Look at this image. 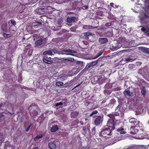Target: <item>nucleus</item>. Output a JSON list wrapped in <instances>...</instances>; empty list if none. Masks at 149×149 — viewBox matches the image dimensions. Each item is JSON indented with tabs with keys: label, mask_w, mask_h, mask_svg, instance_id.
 <instances>
[{
	"label": "nucleus",
	"mask_w": 149,
	"mask_h": 149,
	"mask_svg": "<svg viewBox=\"0 0 149 149\" xmlns=\"http://www.w3.org/2000/svg\"><path fill=\"white\" fill-rule=\"evenodd\" d=\"M118 116H114V114L110 116V118L108 121L107 127L103 128L100 133V135L102 136L109 138L112 135L111 131L115 129V126L119 124V121L116 118Z\"/></svg>",
	"instance_id": "obj_1"
},
{
	"label": "nucleus",
	"mask_w": 149,
	"mask_h": 149,
	"mask_svg": "<svg viewBox=\"0 0 149 149\" xmlns=\"http://www.w3.org/2000/svg\"><path fill=\"white\" fill-rule=\"evenodd\" d=\"M76 52L75 51L73 50L70 49H68L63 50L61 52H59L58 54H65L66 55H70L72 56H76V54H73V53H75Z\"/></svg>",
	"instance_id": "obj_2"
},
{
	"label": "nucleus",
	"mask_w": 149,
	"mask_h": 149,
	"mask_svg": "<svg viewBox=\"0 0 149 149\" xmlns=\"http://www.w3.org/2000/svg\"><path fill=\"white\" fill-rule=\"evenodd\" d=\"M130 122L135 127H140V125H141V127H142L141 124L140 123V122L137 121V120L134 118H131L129 120Z\"/></svg>",
	"instance_id": "obj_3"
},
{
	"label": "nucleus",
	"mask_w": 149,
	"mask_h": 149,
	"mask_svg": "<svg viewBox=\"0 0 149 149\" xmlns=\"http://www.w3.org/2000/svg\"><path fill=\"white\" fill-rule=\"evenodd\" d=\"M102 118L101 116H98L95 119L94 121L95 124L96 125H99L100 123H102Z\"/></svg>",
	"instance_id": "obj_4"
},
{
	"label": "nucleus",
	"mask_w": 149,
	"mask_h": 149,
	"mask_svg": "<svg viewBox=\"0 0 149 149\" xmlns=\"http://www.w3.org/2000/svg\"><path fill=\"white\" fill-rule=\"evenodd\" d=\"M51 59L50 57L48 58L46 55H45L44 57L43 61L44 62L49 64L52 63L53 62Z\"/></svg>",
	"instance_id": "obj_5"
},
{
	"label": "nucleus",
	"mask_w": 149,
	"mask_h": 149,
	"mask_svg": "<svg viewBox=\"0 0 149 149\" xmlns=\"http://www.w3.org/2000/svg\"><path fill=\"white\" fill-rule=\"evenodd\" d=\"M67 100L63 99L62 100L61 102L56 103L55 106L56 107L59 105H63V106H65L67 105Z\"/></svg>",
	"instance_id": "obj_6"
},
{
	"label": "nucleus",
	"mask_w": 149,
	"mask_h": 149,
	"mask_svg": "<svg viewBox=\"0 0 149 149\" xmlns=\"http://www.w3.org/2000/svg\"><path fill=\"white\" fill-rule=\"evenodd\" d=\"M99 41L101 44H104L108 42V40L105 38H100L99 39Z\"/></svg>",
	"instance_id": "obj_7"
},
{
	"label": "nucleus",
	"mask_w": 149,
	"mask_h": 149,
	"mask_svg": "<svg viewBox=\"0 0 149 149\" xmlns=\"http://www.w3.org/2000/svg\"><path fill=\"white\" fill-rule=\"evenodd\" d=\"M4 149H15V148L12 145H11L8 143H7L4 145Z\"/></svg>",
	"instance_id": "obj_8"
},
{
	"label": "nucleus",
	"mask_w": 149,
	"mask_h": 149,
	"mask_svg": "<svg viewBox=\"0 0 149 149\" xmlns=\"http://www.w3.org/2000/svg\"><path fill=\"white\" fill-rule=\"evenodd\" d=\"M48 146L50 149H56L55 143L54 142H51L49 143Z\"/></svg>",
	"instance_id": "obj_9"
},
{
	"label": "nucleus",
	"mask_w": 149,
	"mask_h": 149,
	"mask_svg": "<svg viewBox=\"0 0 149 149\" xmlns=\"http://www.w3.org/2000/svg\"><path fill=\"white\" fill-rule=\"evenodd\" d=\"M117 131L118 132V134H125L126 132L125 131L124 129L122 128H119L117 130Z\"/></svg>",
	"instance_id": "obj_10"
},
{
	"label": "nucleus",
	"mask_w": 149,
	"mask_h": 149,
	"mask_svg": "<svg viewBox=\"0 0 149 149\" xmlns=\"http://www.w3.org/2000/svg\"><path fill=\"white\" fill-rule=\"evenodd\" d=\"M67 20L68 22L71 23L75 21L76 20V18L75 17H68Z\"/></svg>",
	"instance_id": "obj_11"
},
{
	"label": "nucleus",
	"mask_w": 149,
	"mask_h": 149,
	"mask_svg": "<svg viewBox=\"0 0 149 149\" xmlns=\"http://www.w3.org/2000/svg\"><path fill=\"white\" fill-rule=\"evenodd\" d=\"M123 94L126 97H130L131 96V92L128 90H125Z\"/></svg>",
	"instance_id": "obj_12"
},
{
	"label": "nucleus",
	"mask_w": 149,
	"mask_h": 149,
	"mask_svg": "<svg viewBox=\"0 0 149 149\" xmlns=\"http://www.w3.org/2000/svg\"><path fill=\"white\" fill-rule=\"evenodd\" d=\"M58 129V128L57 125L53 126L51 129V131L52 132H54L56 131Z\"/></svg>",
	"instance_id": "obj_13"
},
{
	"label": "nucleus",
	"mask_w": 149,
	"mask_h": 149,
	"mask_svg": "<svg viewBox=\"0 0 149 149\" xmlns=\"http://www.w3.org/2000/svg\"><path fill=\"white\" fill-rule=\"evenodd\" d=\"M143 16L141 14L139 16L141 20H143L146 18H149V16H148L146 13L143 14Z\"/></svg>",
	"instance_id": "obj_14"
},
{
	"label": "nucleus",
	"mask_w": 149,
	"mask_h": 149,
	"mask_svg": "<svg viewBox=\"0 0 149 149\" xmlns=\"http://www.w3.org/2000/svg\"><path fill=\"white\" fill-rule=\"evenodd\" d=\"M43 54L44 55H45V56L47 54L49 55H53L52 51L50 50L44 52H43Z\"/></svg>",
	"instance_id": "obj_15"
},
{
	"label": "nucleus",
	"mask_w": 149,
	"mask_h": 149,
	"mask_svg": "<svg viewBox=\"0 0 149 149\" xmlns=\"http://www.w3.org/2000/svg\"><path fill=\"white\" fill-rule=\"evenodd\" d=\"M79 113L77 111H74L71 113V116L72 117L76 118L78 115Z\"/></svg>",
	"instance_id": "obj_16"
},
{
	"label": "nucleus",
	"mask_w": 149,
	"mask_h": 149,
	"mask_svg": "<svg viewBox=\"0 0 149 149\" xmlns=\"http://www.w3.org/2000/svg\"><path fill=\"white\" fill-rule=\"evenodd\" d=\"M97 63V61H94L92 62H91L90 63H89L88 64V67H92L93 65H96Z\"/></svg>",
	"instance_id": "obj_17"
},
{
	"label": "nucleus",
	"mask_w": 149,
	"mask_h": 149,
	"mask_svg": "<svg viewBox=\"0 0 149 149\" xmlns=\"http://www.w3.org/2000/svg\"><path fill=\"white\" fill-rule=\"evenodd\" d=\"M42 42V40L40 39L37 40L35 42V44L37 46H39L41 45Z\"/></svg>",
	"instance_id": "obj_18"
},
{
	"label": "nucleus",
	"mask_w": 149,
	"mask_h": 149,
	"mask_svg": "<svg viewBox=\"0 0 149 149\" xmlns=\"http://www.w3.org/2000/svg\"><path fill=\"white\" fill-rule=\"evenodd\" d=\"M84 36L89 39V37L91 36V33L89 32H87L84 33Z\"/></svg>",
	"instance_id": "obj_19"
},
{
	"label": "nucleus",
	"mask_w": 149,
	"mask_h": 149,
	"mask_svg": "<svg viewBox=\"0 0 149 149\" xmlns=\"http://www.w3.org/2000/svg\"><path fill=\"white\" fill-rule=\"evenodd\" d=\"M141 93L142 95L143 96H145L146 93V89L144 87H142L141 90Z\"/></svg>",
	"instance_id": "obj_20"
},
{
	"label": "nucleus",
	"mask_w": 149,
	"mask_h": 149,
	"mask_svg": "<svg viewBox=\"0 0 149 149\" xmlns=\"http://www.w3.org/2000/svg\"><path fill=\"white\" fill-rule=\"evenodd\" d=\"M91 26L88 25H84L83 26V29L88 30L91 28Z\"/></svg>",
	"instance_id": "obj_21"
},
{
	"label": "nucleus",
	"mask_w": 149,
	"mask_h": 149,
	"mask_svg": "<svg viewBox=\"0 0 149 149\" xmlns=\"http://www.w3.org/2000/svg\"><path fill=\"white\" fill-rule=\"evenodd\" d=\"M42 134L38 135L33 138V140L36 141L37 139H39L42 137Z\"/></svg>",
	"instance_id": "obj_22"
},
{
	"label": "nucleus",
	"mask_w": 149,
	"mask_h": 149,
	"mask_svg": "<svg viewBox=\"0 0 149 149\" xmlns=\"http://www.w3.org/2000/svg\"><path fill=\"white\" fill-rule=\"evenodd\" d=\"M87 130L88 131V129H87L86 127H83V130L82 131V133L84 135H85V134H86V132Z\"/></svg>",
	"instance_id": "obj_23"
},
{
	"label": "nucleus",
	"mask_w": 149,
	"mask_h": 149,
	"mask_svg": "<svg viewBox=\"0 0 149 149\" xmlns=\"http://www.w3.org/2000/svg\"><path fill=\"white\" fill-rule=\"evenodd\" d=\"M109 15L108 16V18L112 19L114 18V15L110 13H108Z\"/></svg>",
	"instance_id": "obj_24"
},
{
	"label": "nucleus",
	"mask_w": 149,
	"mask_h": 149,
	"mask_svg": "<svg viewBox=\"0 0 149 149\" xmlns=\"http://www.w3.org/2000/svg\"><path fill=\"white\" fill-rule=\"evenodd\" d=\"M110 5L113 8H118L119 7V6L113 3H110Z\"/></svg>",
	"instance_id": "obj_25"
},
{
	"label": "nucleus",
	"mask_w": 149,
	"mask_h": 149,
	"mask_svg": "<svg viewBox=\"0 0 149 149\" xmlns=\"http://www.w3.org/2000/svg\"><path fill=\"white\" fill-rule=\"evenodd\" d=\"M67 77V75H63L61 76L60 77V78H61L62 81H64L66 79Z\"/></svg>",
	"instance_id": "obj_26"
},
{
	"label": "nucleus",
	"mask_w": 149,
	"mask_h": 149,
	"mask_svg": "<svg viewBox=\"0 0 149 149\" xmlns=\"http://www.w3.org/2000/svg\"><path fill=\"white\" fill-rule=\"evenodd\" d=\"M63 83L61 81H58L56 83V85L57 86H60L63 85Z\"/></svg>",
	"instance_id": "obj_27"
},
{
	"label": "nucleus",
	"mask_w": 149,
	"mask_h": 149,
	"mask_svg": "<svg viewBox=\"0 0 149 149\" xmlns=\"http://www.w3.org/2000/svg\"><path fill=\"white\" fill-rule=\"evenodd\" d=\"M102 53H103V52L101 51L98 53V54L97 55V56L96 57L94 58H93L95 59V58H97V57H99V56H101L102 54Z\"/></svg>",
	"instance_id": "obj_28"
},
{
	"label": "nucleus",
	"mask_w": 149,
	"mask_h": 149,
	"mask_svg": "<svg viewBox=\"0 0 149 149\" xmlns=\"http://www.w3.org/2000/svg\"><path fill=\"white\" fill-rule=\"evenodd\" d=\"M97 111L96 110H95L93 111L92 113L90 115V116H92L93 115L95 114H96L97 113Z\"/></svg>",
	"instance_id": "obj_29"
},
{
	"label": "nucleus",
	"mask_w": 149,
	"mask_h": 149,
	"mask_svg": "<svg viewBox=\"0 0 149 149\" xmlns=\"http://www.w3.org/2000/svg\"><path fill=\"white\" fill-rule=\"evenodd\" d=\"M132 60L133 59L132 58H128L125 59V60L124 61L126 62L132 61Z\"/></svg>",
	"instance_id": "obj_30"
},
{
	"label": "nucleus",
	"mask_w": 149,
	"mask_h": 149,
	"mask_svg": "<svg viewBox=\"0 0 149 149\" xmlns=\"http://www.w3.org/2000/svg\"><path fill=\"white\" fill-rule=\"evenodd\" d=\"M68 61H73L74 60V59L73 58H67Z\"/></svg>",
	"instance_id": "obj_31"
},
{
	"label": "nucleus",
	"mask_w": 149,
	"mask_h": 149,
	"mask_svg": "<svg viewBox=\"0 0 149 149\" xmlns=\"http://www.w3.org/2000/svg\"><path fill=\"white\" fill-rule=\"evenodd\" d=\"M3 36L5 38H8L10 37V35L6 33L4 34Z\"/></svg>",
	"instance_id": "obj_32"
},
{
	"label": "nucleus",
	"mask_w": 149,
	"mask_h": 149,
	"mask_svg": "<svg viewBox=\"0 0 149 149\" xmlns=\"http://www.w3.org/2000/svg\"><path fill=\"white\" fill-rule=\"evenodd\" d=\"M136 138L138 139H143L144 138V137L143 136H139L137 137H136Z\"/></svg>",
	"instance_id": "obj_33"
},
{
	"label": "nucleus",
	"mask_w": 149,
	"mask_h": 149,
	"mask_svg": "<svg viewBox=\"0 0 149 149\" xmlns=\"http://www.w3.org/2000/svg\"><path fill=\"white\" fill-rule=\"evenodd\" d=\"M95 127L93 128L92 129V134H94L95 133Z\"/></svg>",
	"instance_id": "obj_34"
},
{
	"label": "nucleus",
	"mask_w": 149,
	"mask_h": 149,
	"mask_svg": "<svg viewBox=\"0 0 149 149\" xmlns=\"http://www.w3.org/2000/svg\"><path fill=\"white\" fill-rule=\"evenodd\" d=\"M31 126V125H29L28 127L26 129V132H28L29 131V130Z\"/></svg>",
	"instance_id": "obj_35"
},
{
	"label": "nucleus",
	"mask_w": 149,
	"mask_h": 149,
	"mask_svg": "<svg viewBox=\"0 0 149 149\" xmlns=\"http://www.w3.org/2000/svg\"><path fill=\"white\" fill-rule=\"evenodd\" d=\"M83 42L84 43V44L86 45H87L88 44V43L87 41H83Z\"/></svg>",
	"instance_id": "obj_36"
},
{
	"label": "nucleus",
	"mask_w": 149,
	"mask_h": 149,
	"mask_svg": "<svg viewBox=\"0 0 149 149\" xmlns=\"http://www.w3.org/2000/svg\"><path fill=\"white\" fill-rule=\"evenodd\" d=\"M141 30L143 32H145L146 31V29L144 28H142L141 29Z\"/></svg>",
	"instance_id": "obj_37"
},
{
	"label": "nucleus",
	"mask_w": 149,
	"mask_h": 149,
	"mask_svg": "<svg viewBox=\"0 0 149 149\" xmlns=\"http://www.w3.org/2000/svg\"><path fill=\"white\" fill-rule=\"evenodd\" d=\"M51 29H52V30H54V31H56V29H55V27H54V26H52V27Z\"/></svg>",
	"instance_id": "obj_38"
},
{
	"label": "nucleus",
	"mask_w": 149,
	"mask_h": 149,
	"mask_svg": "<svg viewBox=\"0 0 149 149\" xmlns=\"http://www.w3.org/2000/svg\"><path fill=\"white\" fill-rule=\"evenodd\" d=\"M11 23L13 24V25H15V22L14 21H11Z\"/></svg>",
	"instance_id": "obj_39"
},
{
	"label": "nucleus",
	"mask_w": 149,
	"mask_h": 149,
	"mask_svg": "<svg viewBox=\"0 0 149 149\" xmlns=\"http://www.w3.org/2000/svg\"><path fill=\"white\" fill-rule=\"evenodd\" d=\"M53 52V53H54V54L56 53H57V52L56 50L54 49L53 50H52Z\"/></svg>",
	"instance_id": "obj_40"
},
{
	"label": "nucleus",
	"mask_w": 149,
	"mask_h": 149,
	"mask_svg": "<svg viewBox=\"0 0 149 149\" xmlns=\"http://www.w3.org/2000/svg\"><path fill=\"white\" fill-rule=\"evenodd\" d=\"M88 6H85L83 7V8L84 9H87L88 8Z\"/></svg>",
	"instance_id": "obj_41"
},
{
	"label": "nucleus",
	"mask_w": 149,
	"mask_h": 149,
	"mask_svg": "<svg viewBox=\"0 0 149 149\" xmlns=\"http://www.w3.org/2000/svg\"><path fill=\"white\" fill-rule=\"evenodd\" d=\"M85 0L86 1L87 3H88V2H89V0ZM84 1V0H82V3L83 1Z\"/></svg>",
	"instance_id": "obj_42"
},
{
	"label": "nucleus",
	"mask_w": 149,
	"mask_h": 149,
	"mask_svg": "<svg viewBox=\"0 0 149 149\" xmlns=\"http://www.w3.org/2000/svg\"><path fill=\"white\" fill-rule=\"evenodd\" d=\"M136 3H138L139 2V0H135Z\"/></svg>",
	"instance_id": "obj_43"
},
{
	"label": "nucleus",
	"mask_w": 149,
	"mask_h": 149,
	"mask_svg": "<svg viewBox=\"0 0 149 149\" xmlns=\"http://www.w3.org/2000/svg\"><path fill=\"white\" fill-rule=\"evenodd\" d=\"M127 149H133V148L132 147H130Z\"/></svg>",
	"instance_id": "obj_44"
},
{
	"label": "nucleus",
	"mask_w": 149,
	"mask_h": 149,
	"mask_svg": "<svg viewBox=\"0 0 149 149\" xmlns=\"http://www.w3.org/2000/svg\"><path fill=\"white\" fill-rule=\"evenodd\" d=\"M37 23H38L39 24H41V22H37Z\"/></svg>",
	"instance_id": "obj_45"
},
{
	"label": "nucleus",
	"mask_w": 149,
	"mask_h": 149,
	"mask_svg": "<svg viewBox=\"0 0 149 149\" xmlns=\"http://www.w3.org/2000/svg\"><path fill=\"white\" fill-rule=\"evenodd\" d=\"M33 149H38V148L37 147H35Z\"/></svg>",
	"instance_id": "obj_46"
},
{
	"label": "nucleus",
	"mask_w": 149,
	"mask_h": 149,
	"mask_svg": "<svg viewBox=\"0 0 149 149\" xmlns=\"http://www.w3.org/2000/svg\"><path fill=\"white\" fill-rule=\"evenodd\" d=\"M132 9V10L133 11H134V12H136L135 10H134V9Z\"/></svg>",
	"instance_id": "obj_47"
},
{
	"label": "nucleus",
	"mask_w": 149,
	"mask_h": 149,
	"mask_svg": "<svg viewBox=\"0 0 149 149\" xmlns=\"http://www.w3.org/2000/svg\"><path fill=\"white\" fill-rule=\"evenodd\" d=\"M142 112V110H140V113H141Z\"/></svg>",
	"instance_id": "obj_48"
},
{
	"label": "nucleus",
	"mask_w": 149,
	"mask_h": 149,
	"mask_svg": "<svg viewBox=\"0 0 149 149\" xmlns=\"http://www.w3.org/2000/svg\"><path fill=\"white\" fill-rule=\"evenodd\" d=\"M135 130L136 131V132H137L138 130V129H135Z\"/></svg>",
	"instance_id": "obj_49"
},
{
	"label": "nucleus",
	"mask_w": 149,
	"mask_h": 149,
	"mask_svg": "<svg viewBox=\"0 0 149 149\" xmlns=\"http://www.w3.org/2000/svg\"><path fill=\"white\" fill-rule=\"evenodd\" d=\"M147 139H149V137H147Z\"/></svg>",
	"instance_id": "obj_50"
},
{
	"label": "nucleus",
	"mask_w": 149,
	"mask_h": 149,
	"mask_svg": "<svg viewBox=\"0 0 149 149\" xmlns=\"http://www.w3.org/2000/svg\"><path fill=\"white\" fill-rule=\"evenodd\" d=\"M2 106V105L0 104V107H1Z\"/></svg>",
	"instance_id": "obj_51"
},
{
	"label": "nucleus",
	"mask_w": 149,
	"mask_h": 149,
	"mask_svg": "<svg viewBox=\"0 0 149 149\" xmlns=\"http://www.w3.org/2000/svg\"><path fill=\"white\" fill-rule=\"evenodd\" d=\"M145 0L147 2V1H148V0Z\"/></svg>",
	"instance_id": "obj_52"
},
{
	"label": "nucleus",
	"mask_w": 149,
	"mask_h": 149,
	"mask_svg": "<svg viewBox=\"0 0 149 149\" xmlns=\"http://www.w3.org/2000/svg\"><path fill=\"white\" fill-rule=\"evenodd\" d=\"M148 123L149 124V121H148Z\"/></svg>",
	"instance_id": "obj_53"
},
{
	"label": "nucleus",
	"mask_w": 149,
	"mask_h": 149,
	"mask_svg": "<svg viewBox=\"0 0 149 149\" xmlns=\"http://www.w3.org/2000/svg\"><path fill=\"white\" fill-rule=\"evenodd\" d=\"M137 4L139 5L140 4Z\"/></svg>",
	"instance_id": "obj_54"
},
{
	"label": "nucleus",
	"mask_w": 149,
	"mask_h": 149,
	"mask_svg": "<svg viewBox=\"0 0 149 149\" xmlns=\"http://www.w3.org/2000/svg\"><path fill=\"white\" fill-rule=\"evenodd\" d=\"M148 146H149V144L148 145Z\"/></svg>",
	"instance_id": "obj_55"
}]
</instances>
